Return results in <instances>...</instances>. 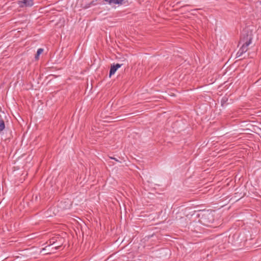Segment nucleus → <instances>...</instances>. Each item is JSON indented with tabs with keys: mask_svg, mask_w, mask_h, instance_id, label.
<instances>
[{
	"mask_svg": "<svg viewBox=\"0 0 261 261\" xmlns=\"http://www.w3.org/2000/svg\"><path fill=\"white\" fill-rule=\"evenodd\" d=\"M111 159H114V160H115L116 161H117V162H119V161H118V160H117L116 158H111Z\"/></svg>",
	"mask_w": 261,
	"mask_h": 261,
	"instance_id": "11",
	"label": "nucleus"
},
{
	"mask_svg": "<svg viewBox=\"0 0 261 261\" xmlns=\"http://www.w3.org/2000/svg\"><path fill=\"white\" fill-rule=\"evenodd\" d=\"M202 221L204 223H212L214 221L213 216L211 213L205 212L202 215Z\"/></svg>",
	"mask_w": 261,
	"mask_h": 261,
	"instance_id": "1",
	"label": "nucleus"
},
{
	"mask_svg": "<svg viewBox=\"0 0 261 261\" xmlns=\"http://www.w3.org/2000/svg\"><path fill=\"white\" fill-rule=\"evenodd\" d=\"M61 246V245H56L55 247V249H58Z\"/></svg>",
	"mask_w": 261,
	"mask_h": 261,
	"instance_id": "8",
	"label": "nucleus"
},
{
	"mask_svg": "<svg viewBox=\"0 0 261 261\" xmlns=\"http://www.w3.org/2000/svg\"><path fill=\"white\" fill-rule=\"evenodd\" d=\"M55 214L54 213H53V215H52V214H49V215H48V216H50H50H53V215H55Z\"/></svg>",
	"mask_w": 261,
	"mask_h": 261,
	"instance_id": "12",
	"label": "nucleus"
},
{
	"mask_svg": "<svg viewBox=\"0 0 261 261\" xmlns=\"http://www.w3.org/2000/svg\"><path fill=\"white\" fill-rule=\"evenodd\" d=\"M5 128V124L3 120H0V131L3 130Z\"/></svg>",
	"mask_w": 261,
	"mask_h": 261,
	"instance_id": "7",
	"label": "nucleus"
},
{
	"mask_svg": "<svg viewBox=\"0 0 261 261\" xmlns=\"http://www.w3.org/2000/svg\"><path fill=\"white\" fill-rule=\"evenodd\" d=\"M43 49L42 48H39L37 51L36 55L35 56V58L38 60L39 59V56L43 53Z\"/></svg>",
	"mask_w": 261,
	"mask_h": 261,
	"instance_id": "6",
	"label": "nucleus"
},
{
	"mask_svg": "<svg viewBox=\"0 0 261 261\" xmlns=\"http://www.w3.org/2000/svg\"><path fill=\"white\" fill-rule=\"evenodd\" d=\"M108 4L111 6V8H116L123 4V1H107Z\"/></svg>",
	"mask_w": 261,
	"mask_h": 261,
	"instance_id": "3",
	"label": "nucleus"
},
{
	"mask_svg": "<svg viewBox=\"0 0 261 261\" xmlns=\"http://www.w3.org/2000/svg\"><path fill=\"white\" fill-rule=\"evenodd\" d=\"M251 38L250 37L249 38V41H247L245 43H244L242 47L241 48L240 51H241V53L242 54L243 52H245L247 50V47L248 45L251 43Z\"/></svg>",
	"mask_w": 261,
	"mask_h": 261,
	"instance_id": "4",
	"label": "nucleus"
},
{
	"mask_svg": "<svg viewBox=\"0 0 261 261\" xmlns=\"http://www.w3.org/2000/svg\"><path fill=\"white\" fill-rule=\"evenodd\" d=\"M121 65H122L120 64H116V65H112L110 69L109 76H111V75L114 74L117 70L121 67Z\"/></svg>",
	"mask_w": 261,
	"mask_h": 261,
	"instance_id": "2",
	"label": "nucleus"
},
{
	"mask_svg": "<svg viewBox=\"0 0 261 261\" xmlns=\"http://www.w3.org/2000/svg\"><path fill=\"white\" fill-rule=\"evenodd\" d=\"M50 244L51 245H54L55 244V242L54 241H51V240H50Z\"/></svg>",
	"mask_w": 261,
	"mask_h": 261,
	"instance_id": "10",
	"label": "nucleus"
},
{
	"mask_svg": "<svg viewBox=\"0 0 261 261\" xmlns=\"http://www.w3.org/2000/svg\"><path fill=\"white\" fill-rule=\"evenodd\" d=\"M70 205H71V204H70V203L69 202H68V206H67L65 207L64 208H69V207H70Z\"/></svg>",
	"mask_w": 261,
	"mask_h": 261,
	"instance_id": "9",
	"label": "nucleus"
},
{
	"mask_svg": "<svg viewBox=\"0 0 261 261\" xmlns=\"http://www.w3.org/2000/svg\"><path fill=\"white\" fill-rule=\"evenodd\" d=\"M45 250V248H43V249H42V251H43V250Z\"/></svg>",
	"mask_w": 261,
	"mask_h": 261,
	"instance_id": "13",
	"label": "nucleus"
},
{
	"mask_svg": "<svg viewBox=\"0 0 261 261\" xmlns=\"http://www.w3.org/2000/svg\"><path fill=\"white\" fill-rule=\"evenodd\" d=\"M19 5L21 7L24 6H32L33 5L32 1H20Z\"/></svg>",
	"mask_w": 261,
	"mask_h": 261,
	"instance_id": "5",
	"label": "nucleus"
}]
</instances>
